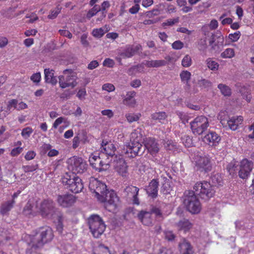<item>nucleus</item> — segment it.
<instances>
[{"instance_id": "obj_1", "label": "nucleus", "mask_w": 254, "mask_h": 254, "mask_svg": "<svg viewBox=\"0 0 254 254\" xmlns=\"http://www.w3.org/2000/svg\"><path fill=\"white\" fill-rule=\"evenodd\" d=\"M95 194L98 199L104 203V207L106 210L113 213L115 212L117 208L116 202L118 198L114 190H109L106 185L100 181Z\"/></svg>"}, {"instance_id": "obj_2", "label": "nucleus", "mask_w": 254, "mask_h": 254, "mask_svg": "<svg viewBox=\"0 0 254 254\" xmlns=\"http://www.w3.org/2000/svg\"><path fill=\"white\" fill-rule=\"evenodd\" d=\"M54 238L53 231L52 228L46 226L40 228L30 239V243L32 249L37 250L41 248L44 244L51 242Z\"/></svg>"}, {"instance_id": "obj_3", "label": "nucleus", "mask_w": 254, "mask_h": 254, "mask_svg": "<svg viewBox=\"0 0 254 254\" xmlns=\"http://www.w3.org/2000/svg\"><path fill=\"white\" fill-rule=\"evenodd\" d=\"M62 182L66 189L74 193L81 192L83 189L82 180L74 173H65L62 178Z\"/></svg>"}, {"instance_id": "obj_4", "label": "nucleus", "mask_w": 254, "mask_h": 254, "mask_svg": "<svg viewBox=\"0 0 254 254\" xmlns=\"http://www.w3.org/2000/svg\"><path fill=\"white\" fill-rule=\"evenodd\" d=\"M184 204L187 211L192 214H197L201 210V204L193 190H186L184 192Z\"/></svg>"}, {"instance_id": "obj_5", "label": "nucleus", "mask_w": 254, "mask_h": 254, "mask_svg": "<svg viewBox=\"0 0 254 254\" xmlns=\"http://www.w3.org/2000/svg\"><path fill=\"white\" fill-rule=\"evenodd\" d=\"M193 188L195 194L205 201L213 197L215 193L212 185L207 181L197 182Z\"/></svg>"}, {"instance_id": "obj_6", "label": "nucleus", "mask_w": 254, "mask_h": 254, "mask_svg": "<svg viewBox=\"0 0 254 254\" xmlns=\"http://www.w3.org/2000/svg\"><path fill=\"white\" fill-rule=\"evenodd\" d=\"M61 211L55 206L51 199H44L40 203L39 213L44 218H55L57 214H60Z\"/></svg>"}, {"instance_id": "obj_7", "label": "nucleus", "mask_w": 254, "mask_h": 254, "mask_svg": "<svg viewBox=\"0 0 254 254\" xmlns=\"http://www.w3.org/2000/svg\"><path fill=\"white\" fill-rule=\"evenodd\" d=\"M88 224L93 236L98 238L104 233L106 225L103 219L97 214H92L88 218Z\"/></svg>"}, {"instance_id": "obj_8", "label": "nucleus", "mask_w": 254, "mask_h": 254, "mask_svg": "<svg viewBox=\"0 0 254 254\" xmlns=\"http://www.w3.org/2000/svg\"><path fill=\"white\" fill-rule=\"evenodd\" d=\"M145 150L142 145L138 141H130L125 144L122 149V155L126 157L133 158L143 154Z\"/></svg>"}, {"instance_id": "obj_9", "label": "nucleus", "mask_w": 254, "mask_h": 254, "mask_svg": "<svg viewBox=\"0 0 254 254\" xmlns=\"http://www.w3.org/2000/svg\"><path fill=\"white\" fill-rule=\"evenodd\" d=\"M190 124L192 132L198 135L202 134L209 125L208 119L204 116L196 117Z\"/></svg>"}, {"instance_id": "obj_10", "label": "nucleus", "mask_w": 254, "mask_h": 254, "mask_svg": "<svg viewBox=\"0 0 254 254\" xmlns=\"http://www.w3.org/2000/svg\"><path fill=\"white\" fill-rule=\"evenodd\" d=\"M68 168L72 171V173L82 174L87 170V164L81 157L74 156L67 160Z\"/></svg>"}, {"instance_id": "obj_11", "label": "nucleus", "mask_w": 254, "mask_h": 254, "mask_svg": "<svg viewBox=\"0 0 254 254\" xmlns=\"http://www.w3.org/2000/svg\"><path fill=\"white\" fill-rule=\"evenodd\" d=\"M102 154H100L98 155L92 154L89 158V161L90 165L92 168L99 172L106 170L108 168V166L110 165L112 162L111 160H103Z\"/></svg>"}, {"instance_id": "obj_12", "label": "nucleus", "mask_w": 254, "mask_h": 254, "mask_svg": "<svg viewBox=\"0 0 254 254\" xmlns=\"http://www.w3.org/2000/svg\"><path fill=\"white\" fill-rule=\"evenodd\" d=\"M197 170L201 172L207 173L211 171L212 165L211 158L208 155L200 156L196 161Z\"/></svg>"}, {"instance_id": "obj_13", "label": "nucleus", "mask_w": 254, "mask_h": 254, "mask_svg": "<svg viewBox=\"0 0 254 254\" xmlns=\"http://www.w3.org/2000/svg\"><path fill=\"white\" fill-rule=\"evenodd\" d=\"M77 77L75 74L66 75L64 74L59 76V83L61 88L64 89L68 87L72 88L75 87L77 82H76Z\"/></svg>"}, {"instance_id": "obj_14", "label": "nucleus", "mask_w": 254, "mask_h": 254, "mask_svg": "<svg viewBox=\"0 0 254 254\" xmlns=\"http://www.w3.org/2000/svg\"><path fill=\"white\" fill-rule=\"evenodd\" d=\"M58 203L63 207H68L72 206L76 201V197L72 194L65 193L57 195Z\"/></svg>"}, {"instance_id": "obj_15", "label": "nucleus", "mask_w": 254, "mask_h": 254, "mask_svg": "<svg viewBox=\"0 0 254 254\" xmlns=\"http://www.w3.org/2000/svg\"><path fill=\"white\" fill-rule=\"evenodd\" d=\"M253 168V163L247 159L241 162L239 169V178L246 179L248 178Z\"/></svg>"}, {"instance_id": "obj_16", "label": "nucleus", "mask_w": 254, "mask_h": 254, "mask_svg": "<svg viewBox=\"0 0 254 254\" xmlns=\"http://www.w3.org/2000/svg\"><path fill=\"white\" fill-rule=\"evenodd\" d=\"M113 159L114 166L116 170L121 174L123 175L124 174L127 173V166L125 160L122 155H116Z\"/></svg>"}, {"instance_id": "obj_17", "label": "nucleus", "mask_w": 254, "mask_h": 254, "mask_svg": "<svg viewBox=\"0 0 254 254\" xmlns=\"http://www.w3.org/2000/svg\"><path fill=\"white\" fill-rule=\"evenodd\" d=\"M139 190V188L133 186H127L124 190L126 195L128 198L132 199L133 203L134 204H139L140 202L138 198Z\"/></svg>"}, {"instance_id": "obj_18", "label": "nucleus", "mask_w": 254, "mask_h": 254, "mask_svg": "<svg viewBox=\"0 0 254 254\" xmlns=\"http://www.w3.org/2000/svg\"><path fill=\"white\" fill-rule=\"evenodd\" d=\"M144 141V149L146 148L150 154L153 155L159 152V144L154 138H146Z\"/></svg>"}, {"instance_id": "obj_19", "label": "nucleus", "mask_w": 254, "mask_h": 254, "mask_svg": "<svg viewBox=\"0 0 254 254\" xmlns=\"http://www.w3.org/2000/svg\"><path fill=\"white\" fill-rule=\"evenodd\" d=\"M159 181L158 179H153L149 183L145 190L148 196L155 198L158 196Z\"/></svg>"}, {"instance_id": "obj_20", "label": "nucleus", "mask_w": 254, "mask_h": 254, "mask_svg": "<svg viewBox=\"0 0 254 254\" xmlns=\"http://www.w3.org/2000/svg\"><path fill=\"white\" fill-rule=\"evenodd\" d=\"M140 50H141V46L140 45H129L124 51L120 53L119 55L124 59L131 58Z\"/></svg>"}, {"instance_id": "obj_21", "label": "nucleus", "mask_w": 254, "mask_h": 254, "mask_svg": "<svg viewBox=\"0 0 254 254\" xmlns=\"http://www.w3.org/2000/svg\"><path fill=\"white\" fill-rule=\"evenodd\" d=\"M137 217L142 224L145 226H152L153 219L149 211L142 210L137 214Z\"/></svg>"}, {"instance_id": "obj_22", "label": "nucleus", "mask_w": 254, "mask_h": 254, "mask_svg": "<svg viewBox=\"0 0 254 254\" xmlns=\"http://www.w3.org/2000/svg\"><path fill=\"white\" fill-rule=\"evenodd\" d=\"M179 250L181 254H193V247L186 239H182L179 244Z\"/></svg>"}, {"instance_id": "obj_23", "label": "nucleus", "mask_w": 254, "mask_h": 254, "mask_svg": "<svg viewBox=\"0 0 254 254\" xmlns=\"http://www.w3.org/2000/svg\"><path fill=\"white\" fill-rule=\"evenodd\" d=\"M116 150V148L115 145L112 142L109 143L107 146L103 148V149L101 150L102 153H101V154H102V156L104 155H106L107 157L106 159V160H111L112 159V161L113 159L115 158L114 157L116 155L115 153Z\"/></svg>"}, {"instance_id": "obj_24", "label": "nucleus", "mask_w": 254, "mask_h": 254, "mask_svg": "<svg viewBox=\"0 0 254 254\" xmlns=\"http://www.w3.org/2000/svg\"><path fill=\"white\" fill-rule=\"evenodd\" d=\"M203 140L208 144L212 143V145H216L220 140V137L215 132L210 131L204 136Z\"/></svg>"}, {"instance_id": "obj_25", "label": "nucleus", "mask_w": 254, "mask_h": 254, "mask_svg": "<svg viewBox=\"0 0 254 254\" xmlns=\"http://www.w3.org/2000/svg\"><path fill=\"white\" fill-rule=\"evenodd\" d=\"M221 114L222 113L219 114V120L220 121L221 123L224 125L225 124V121H227V124L228 125V126L231 129L233 130H236L238 127V117H237V119L234 117H232L229 120H225L224 119H222Z\"/></svg>"}, {"instance_id": "obj_26", "label": "nucleus", "mask_w": 254, "mask_h": 254, "mask_svg": "<svg viewBox=\"0 0 254 254\" xmlns=\"http://www.w3.org/2000/svg\"><path fill=\"white\" fill-rule=\"evenodd\" d=\"M136 92L134 91L127 92L123 101V104L130 107H134L136 104V100L134 98Z\"/></svg>"}, {"instance_id": "obj_27", "label": "nucleus", "mask_w": 254, "mask_h": 254, "mask_svg": "<svg viewBox=\"0 0 254 254\" xmlns=\"http://www.w3.org/2000/svg\"><path fill=\"white\" fill-rule=\"evenodd\" d=\"M238 167V162L235 160H233L227 166L226 169L229 175L233 178H236L237 177Z\"/></svg>"}, {"instance_id": "obj_28", "label": "nucleus", "mask_w": 254, "mask_h": 254, "mask_svg": "<svg viewBox=\"0 0 254 254\" xmlns=\"http://www.w3.org/2000/svg\"><path fill=\"white\" fill-rule=\"evenodd\" d=\"M45 80V82L48 83H51L54 85L57 83V80L54 76V70H50L49 68H45L44 69Z\"/></svg>"}, {"instance_id": "obj_29", "label": "nucleus", "mask_w": 254, "mask_h": 254, "mask_svg": "<svg viewBox=\"0 0 254 254\" xmlns=\"http://www.w3.org/2000/svg\"><path fill=\"white\" fill-rule=\"evenodd\" d=\"M15 200H9L1 204L0 208V213L2 215L6 214L13 207Z\"/></svg>"}, {"instance_id": "obj_30", "label": "nucleus", "mask_w": 254, "mask_h": 254, "mask_svg": "<svg viewBox=\"0 0 254 254\" xmlns=\"http://www.w3.org/2000/svg\"><path fill=\"white\" fill-rule=\"evenodd\" d=\"M210 180L213 187L214 186H222L224 184L222 177L221 175L219 173L212 174L210 177Z\"/></svg>"}, {"instance_id": "obj_31", "label": "nucleus", "mask_w": 254, "mask_h": 254, "mask_svg": "<svg viewBox=\"0 0 254 254\" xmlns=\"http://www.w3.org/2000/svg\"><path fill=\"white\" fill-rule=\"evenodd\" d=\"M177 225L180 229L184 230L185 232L189 231L192 227V224L186 219L179 221Z\"/></svg>"}, {"instance_id": "obj_32", "label": "nucleus", "mask_w": 254, "mask_h": 254, "mask_svg": "<svg viewBox=\"0 0 254 254\" xmlns=\"http://www.w3.org/2000/svg\"><path fill=\"white\" fill-rule=\"evenodd\" d=\"M167 64V62L163 60L147 61L146 65L148 67H159Z\"/></svg>"}, {"instance_id": "obj_33", "label": "nucleus", "mask_w": 254, "mask_h": 254, "mask_svg": "<svg viewBox=\"0 0 254 254\" xmlns=\"http://www.w3.org/2000/svg\"><path fill=\"white\" fill-rule=\"evenodd\" d=\"M55 218H56L57 220V222L56 223V229L60 233H62L64 229V218L61 211L60 212V214H57L56 215Z\"/></svg>"}, {"instance_id": "obj_34", "label": "nucleus", "mask_w": 254, "mask_h": 254, "mask_svg": "<svg viewBox=\"0 0 254 254\" xmlns=\"http://www.w3.org/2000/svg\"><path fill=\"white\" fill-rule=\"evenodd\" d=\"M240 92L244 99H245L247 102H250L252 99L251 90L249 88L245 87H242L240 89Z\"/></svg>"}, {"instance_id": "obj_35", "label": "nucleus", "mask_w": 254, "mask_h": 254, "mask_svg": "<svg viewBox=\"0 0 254 254\" xmlns=\"http://www.w3.org/2000/svg\"><path fill=\"white\" fill-rule=\"evenodd\" d=\"M167 118L166 113L164 112H155L151 115V119L154 121H158L161 122Z\"/></svg>"}, {"instance_id": "obj_36", "label": "nucleus", "mask_w": 254, "mask_h": 254, "mask_svg": "<svg viewBox=\"0 0 254 254\" xmlns=\"http://www.w3.org/2000/svg\"><path fill=\"white\" fill-rule=\"evenodd\" d=\"M101 27L100 28H96L93 30L92 34L94 37L100 38L102 37L105 33H106L108 30L107 28Z\"/></svg>"}, {"instance_id": "obj_37", "label": "nucleus", "mask_w": 254, "mask_h": 254, "mask_svg": "<svg viewBox=\"0 0 254 254\" xmlns=\"http://www.w3.org/2000/svg\"><path fill=\"white\" fill-rule=\"evenodd\" d=\"M149 211L154 214L156 219L163 218V213L160 208L156 205H151Z\"/></svg>"}, {"instance_id": "obj_38", "label": "nucleus", "mask_w": 254, "mask_h": 254, "mask_svg": "<svg viewBox=\"0 0 254 254\" xmlns=\"http://www.w3.org/2000/svg\"><path fill=\"white\" fill-rule=\"evenodd\" d=\"M205 63L209 69L215 71L218 69L219 64L216 61L213 60L212 58H208Z\"/></svg>"}, {"instance_id": "obj_39", "label": "nucleus", "mask_w": 254, "mask_h": 254, "mask_svg": "<svg viewBox=\"0 0 254 254\" xmlns=\"http://www.w3.org/2000/svg\"><path fill=\"white\" fill-rule=\"evenodd\" d=\"M218 88L220 89L221 93L225 96H230L231 94V89L226 85L222 83L218 85Z\"/></svg>"}, {"instance_id": "obj_40", "label": "nucleus", "mask_w": 254, "mask_h": 254, "mask_svg": "<svg viewBox=\"0 0 254 254\" xmlns=\"http://www.w3.org/2000/svg\"><path fill=\"white\" fill-rule=\"evenodd\" d=\"M94 254H111L109 248L103 244H100L94 252Z\"/></svg>"}, {"instance_id": "obj_41", "label": "nucleus", "mask_w": 254, "mask_h": 254, "mask_svg": "<svg viewBox=\"0 0 254 254\" xmlns=\"http://www.w3.org/2000/svg\"><path fill=\"white\" fill-rule=\"evenodd\" d=\"M100 181L95 178L90 179L89 184V189L91 192L96 193V190H97Z\"/></svg>"}, {"instance_id": "obj_42", "label": "nucleus", "mask_w": 254, "mask_h": 254, "mask_svg": "<svg viewBox=\"0 0 254 254\" xmlns=\"http://www.w3.org/2000/svg\"><path fill=\"white\" fill-rule=\"evenodd\" d=\"M33 205L28 201L23 208L22 213L26 216H30L32 214Z\"/></svg>"}, {"instance_id": "obj_43", "label": "nucleus", "mask_w": 254, "mask_h": 254, "mask_svg": "<svg viewBox=\"0 0 254 254\" xmlns=\"http://www.w3.org/2000/svg\"><path fill=\"white\" fill-rule=\"evenodd\" d=\"M176 113L183 124L188 123L190 117L187 114L180 111H176Z\"/></svg>"}, {"instance_id": "obj_44", "label": "nucleus", "mask_w": 254, "mask_h": 254, "mask_svg": "<svg viewBox=\"0 0 254 254\" xmlns=\"http://www.w3.org/2000/svg\"><path fill=\"white\" fill-rule=\"evenodd\" d=\"M180 76L182 81L186 82L187 84L190 86L188 84V82L190 79L191 73L187 70H183L181 72Z\"/></svg>"}, {"instance_id": "obj_45", "label": "nucleus", "mask_w": 254, "mask_h": 254, "mask_svg": "<svg viewBox=\"0 0 254 254\" xmlns=\"http://www.w3.org/2000/svg\"><path fill=\"white\" fill-rule=\"evenodd\" d=\"M100 11H101L100 6L97 4H95L92 8L88 11L86 15L87 18L88 19L91 18Z\"/></svg>"}, {"instance_id": "obj_46", "label": "nucleus", "mask_w": 254, "mask_h": 254, "mask_svg": "<svg viewBox=\"0 0 254 254\" xmlns=\"http://www.w3.org/2000/svg\"><path fill=\"white\" fill-rule=\"evenodd\" d=\"M235 52L233 49L228 48L226 49L221 54V57L223 58H231L234 56Z\"/></svg>"}, {"instance_id": "obj_47", "label": "nucleus", "mask_w": 254, "mask_h": 254, "mask_svg": "<svg viewBox=\"0 0 254 254\" xmlns=\"http://www.w3.org/2000/svg\"><path fill=\"white\" fill-rule=\"evenodd\" d=\"M183 143L187 147H190L192 145V140L189 135H185L181 137Z\"/></svg>"}, {"instance_id": "obj_48", "label": "nucleus", "mask_w": 254, "mask_h": 254, "mask_svg": "<svg viewBox=\"0 0 254 254\" xmlns=\"http://www.w3.org/2000/svg\"><path fill=\"white\" fill-rule=\"evenodd\" d=\"M141 115L140 114H126V117L127 121L129 123H132L133 122L137 121L139 120Z\"/></svg>"}, {"instance_id": "obj_49", "label": "nucleus", "mask_w": 254, "mask_h": 254, "mask_svg": "<svg viewBox=\"0 0 254 254\" xmlns=\"http://www.w3.org/2000/svg\"><path fill=\"white\" fill-rule=\"evenodd\" d=\"M62 7L59 5L55 9L52 10L50 14L48 16L49 19H54L58 16V14L61 12Z\"/></svg>"}, {"instance_id": "obj_50", "label": "nucleus", "mask_w": 254, "mask_h": 254, "mask_svg": "<svg viewBox=\"0 0 254 254\" xmlns=\"http://www.w3.org/2000/svg\"><path fill=\"white\" fill-rule=\"evenodd\" d=\"M198 84L199 87L206 88L211 87L212 83L208 80L202 79L198 81Z\"/></svg>"}, {"instance_id": "obj_51", "label": "nucleus", "mask_w": 254, "mask_h": 254, "mask_svg": "<svg viewBox=\"0 0 254 254\" xmlns=\"http://www.w3.org/2000/svg\"><path fill=\"white\" fill-rule=\"evenodd\" d=\"M182 64L184 67H188L191 64V59L190 57L187 55L183 59L182 61Z\"/></svg>"}, {"instance_id": "obj_52", "label": "nucleus", "mask_w": 254, "mask_h": 254, "mask_svg": "<svg viewBox=\"0 0 254 254\" xmlns=\"http://www.w3.org/2000/svg\"><path fill=\"white\" fill-rule=\"evenodd\" d=\"M171 190L172 189L170 185L166 183L162 185L161 187V192L163 193L164 194H168L170 193Z\"/></svg>"}, {"instance_id": "obj_53", "label": "nucleus", "mask_w": 254, "mask_h": 254, "mask_svg": "<svg viewBox=\"0 0 254 254\" xmlns=\"http://www.w3.org/2000/svg\"><path fill=\"white\" fill-rule=\"evenodd\" d=\"M38 165L36 164L35 165L23 166L22 169L25 173H28L35 171L38 169Z\"/></svg>"}, {"instance_id": "obj_54", "label": "nucleus", "mask_w": 254, "mask_h": 254, "mask_svg": "<svg viewBox=\"0 0 254 254\" xmlns=\"http://www.w3.org/2000/svg\"><path fill=\"white\" fill-rule=\"evenodd\" d=\"M33 132V129L30 127H27L24 128L21 132V135L22 136L28 138L30 136L31 134Z\"/></svg>"}, {"instance_id": "obj_55", "label": "nucleus", "mask_w": 254, "mask_h": 254, "mask_svg": "<svg viewBox=\"0 0 254 254\" xmlns=\"http://www.w3.org/2000/svg\"><path fill=\"white\" fill-rule=\"evenodd\" d=\"M179 21V18L177 17L174 19H169L166 20V22L162 23L163 26H172L176 23H178Z\"/></svg>"}, {"instance_id": "obj_56", "label": "nucleus", "mask_w": 254, "mask_h": 254, "mask_svg": "<svg viewBox=\"0 0 254 254\" xmlns=\"http://www.w3.org/2000/svg\"><path fill=\"white\" fill-rule=\"evenodd\" d=\"M165 148L169 150H174L177 148V145L175 142L170 140L168 141L165 144Z\"/></svg>"}, {"instance_id": "obj_57", "label": "nucleus", "mask_w": 254, "mask_h": 254, "mask_svg": "<svg viewBox=\"0 0 254 254\" xmlns=\"http://www.w3.org/2000/svg\"><path fill=\"white\" fill-rule=\"evenodd\" d=\"M172 48L175 50H180L184 47V43L180 40L175 41L172 44Z\"/></svg>"}, {"instance_id": "obj_58", "label": "nucleus", "mask_w": 254, "mask_h": 254, "mask_svg": "<svg viewBox=\"0 0 254 254\" xmlns=\"http://www.w3.org/2000/svg\"><path fill=\"white\" fill-rule=\"evenodd\" d=\"M103 64L105 66L113 67L115 65V62L114 60L110 58H107L104 61Z\"/></svg>"}, {"instance_id": "obj_59", "label": "nucleus", "mask_w": 254, "mask_h": 254, "mask_svg": "<svg viewBox=\"0 0 254 254\" xmlns=\"http://www.w3.org/2000/svg\"><path fill=\"white\" fill-rule=\"evenodd\" d=\"M18 101L16 99H12L8 101L7 105V109L10 110L11 108H16Z\"/></svg>"}, {"instance_id": "obj_60", "label": "nucleus", "mask_w": 254, "mask_h": 254, "mask_svg": "<svg viewBox=\"0 0 254 254\" xmlns=\"http://www.w3.org/2000/svg\"><path fill=\"white\" fill-rule=\"evenodd\" d=\"M114 86L110 83H106L104 84L102 86V89L104 90L107 91L108 92H111L114 91L115 90Z\"/></svg>"}, {"instance_id": "obj_61", "label": "nucleus", "mask_w": 254, "mask_h": 254, "mask_svg": "<svg viewBox=\"0 0 254 254\" xmlns=\"http://www.w3.org/2000/svg\"><path fill=\"white\" fill-rule=\"evenodd\" d=\"M22 149V148L20 147L14 148L11 151L10 154L12 156H16L21 152Z\"/></svg>"}, {"instance_id": "obj_62", "label": "nucleus", "mask_w": 254, "mask_h": 254, "mask_svg": "<svg viewBox=\"0 0 254 254\" xmlns=\"http://www.w3.org/2000/svg\"><path fill=\"white\" fill-rule=\"evenodd\" d=\"M41 79V74L39 72L34 73L31 76V79L35 83H39Z\"/></svg>"}, {"instance_id": "obj_63", "label": "nucleus", "mask_w": 254, "mask_h": 254, "mask_svg": "<svg viewBox=\"0 0 254 254\" xmlns=\"http://www.w3.org/2000/svg\"><path fill=\"white\" fill-rule=\"evenodd\" d=\"M59 32L63 36L68 37L69 39L72 38V34L68 30L60 29Z\"/></svg>"}, {"instance_id": "obj_64", "label": "nucleus", "mask_w": 254, "mask_h": 254, "mask_svg": "<svg viewBox=\"0 0 254 254\" xmlns=\"http://www.w3.org/2000/svg\"><path fill=\"white\" fill-rule=\"evenodd\" d=\"M36 156V153L33 151H29L27 152L25 156L26 160H30L33 159Z\"/></svg>"}]
</instances>
